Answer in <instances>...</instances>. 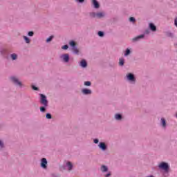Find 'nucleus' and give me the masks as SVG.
Masks as SVG:
<instances>
[{
  "label": "nucleus",
  "mask_w": 177,
  "mask_h": 177,
  "mask_svg": "<svg viewBox=\"0 0 177 177\" xmlns=\"http://www.w3.org/2000/svg\"><path fill=\"white\" fill-rule=\"evenodd\" d=\"M10 81L15 85V86H19V88H23V83L17 78L16 76H12L10 77Z\"/></svg>",
  "instance_id": "f257e3e1"
},
{
  "label": "nucleus",
  "mask_w": 177,
  "mask_h": 177,
  "mask_svg": "<svg viewBox=\"0 0 177 177\" xmlns=\"http://www.w3.org/2000/svg\"><path fill=\"white\" fill-rule=\"evenodd\" d=\"M90 16L93 19H102V17H104V16H106V14L104 13V12H90Z\"/></svg>",
  "instance_id": "f03ea898"
},
{
  "label": "nucleus",
  "mask_w": 177,
  "mask_h": 177,
  "mask_svg": "<svg viewBox=\"0 0 177 177\" xmlns=\"http://www.w3.org/2000/svg\"><path fill=\"white\" fill-rule=\"evenodd\" d=\"M100 171L104 174V177H110L111 176V171H109V167L106 165H102L100 167Z\"/></svg>",
  "instance_id": "7ed1b4c3"
},
{
  "label": "nucleus",
  "mask_w": 177,
  "mask_h": 177,
  "mask_svg": "<svg viewBox=\"0 0 177 177\" xmlns=\"http://www.w3.org/2000/svg\"><path fill=\"white\" fill-rule=\"evenodd\" d=\"M39 96L41 104L44 106V107H48L49 102H48V99H46V95L44 94H39Z\"/></svg>",
  "instance_id": "20e7f679"
},
{
  "label": "nucleus",
  "mask_w": 177,
  "mask_h": 177,
  "mask_svg": "<svg viewBox=\"0 0 177 177\" xmlns=\"http://www.w3.org/2000/svg\"><path fill=\"white\" fill-rule=\"evenodd\" d=\"M59 59L62 63H68L70 62V55L68 53L62 54Z\"/></svg>",
  "instance_id": "39448f33"
},
{
  "label": "nucleus",
  "mask_w": 177,
  "mask_h": 177,
  "mask_svg": "<svg viewBox=\"0 0 177 177\" xmlns=\"http://www.w3.org/2000/svg\"><path fill=\"white\" fill-rule=\"evenodd\" d=\"M159 168L160 169H163V171L165 172H168L169 169V165H168V163L165 162H162L159 164L158 165Z\"/></svg>",
  "instance_id": "423d86ee"
},
{
  "label": "nucleus",
  "mask_w": 177,
  "mask_h": 177,
  "mask_svg": "<svg viewBox=\"0 0 177 177\" xmlns=\"http://www.w3.org/2000/svg\"><path fill=\"white\" fill-rule=\"evenodd\" d=\"M40 165L43 168V169H46L48 168V160H46V158H41Z\"/></svg>",
  "instance_id": "0eeeda50"
},
{
  "label": "nucleus",
  "mask_w": 177,
  "mask_h": 177,
  "mask_svg": "<svg viewBox=\"0 0 177 177\" xmlns=\"http://www.w3.org/2000/svg\"><path fill=\"white\" fill-rule=\"evenodd\" d=\"M98 147L100 149V150H102V151H106V150H107V145L103 142H100L99 143Z\"/></svg>",
  "instance_id": "6e6552de"
},
{
  "label": "nucleus",
  "mask_w": 177,
  "mask_h": 177,
  "mask_svg": "<svg viewBox=\"0 0 177 177\" xmlns=\"http://www.w3.org/2000/svg\"><path fill=\"white\" fill-rule=\"evenodd\" d=\"M79 66H80L82 68H86V67H88V63L86 62V60L82 59L79 64Z\"/></svg>",
  "instance_id": "1a4fd4ad"
},
{
  "label": "nucleus",
  "mask_w": 177,
  "mask_h": 177,
  "mask_svg": "<svg viewBox=\"0 0 177 177\" xmlns=\"http://www.w3.org/2000/svg\"><path fill=\"white\" fill-rule=\"evenodd\" d=\"M73 167V163H71V162H66L65 164V169H67L68 171H71Z\"/></svg>",
  "instance_id": "9d476101"
},
{
  "label": "nucleus",
  "mask_w": 177,
  "mask_h": 177,
  "mask_svg": "<svg viewBox=\"0 0 177 177\" xmlns=\"http://www.w3.org/2000/svg\"><path fill=\"white\" fill-rule=\"evenodd\" d=\"M92 5L94 9H99L100 8V4L96 0H92Z\"/></svg>",
  "instance_id": "9b49d317"
},
{
  "label": "nucleus",
  "mask_w": 177,
  "mask_h": 177,
  "mask_svg": "<svg viewBox=\"0 0 177 177\" xmlns=\"http://www.w3.org/2000/svg\"><path fill=\"white\" fill-rule=\"evenodd\" d=\"M82 93L83 95H91L92 94V91L88 88H83L82 90Z\"/></svg>",
  "instance_id": "f8f14e48"
},
{
  "label": "nucleus",
  "mask_w": 177,
  "mask_h": 177,
  "mask_svg": "<svg viewBox=\"0 0 177 177\" xmlns=\"http://www.w3.org/2000/svg\"><path fill=\"white\" fill-rule=\"evenodd\" d=\"M127 80L129 82H133V74H132V73H129L128 75H127Z\"/></svg>",
  "instance_id": "ddd939ff"
},
{
  "label": "nucleus",
  "mask_w": 177,
  "mask_h": 177,
  "mask_svg": "<svg viewBox=\"0 0 177 177\" xmlns=\"http://www.w3.org/2000/svg\"><path fill=\"white\" fill-rule=\"evenodd\" d=\"M115 120H116V121H121V120H122V115L120 113L115 114Z\"/></svg>",
  "instance_id": "4468645a"
},
{
  "label": "nucleus",
  "mask_w": 177,
  "mask_h": 177,
  "mask_svg": "<svg viewBox=\"0 0 177 177\" xmlns=\"http://www.w3.org/2000/svg\"><path fill=\"white\" fill-rule=\"evenodd\" d=\"M131 55V50L129 48H127L126 50L124 51V56L127 57V56H129Z\"/></svg>",
  "instance_id": "2eb2a0df"
},
{
  "label": "nucleus",
  "mask_w": 177,
  "mask_h": 177,
  "mask_svg": "<svg viewBox=\"0 0 177 177\" xmlns=\"http://www.w3.org/2000/svg\"><path fill=\"white\" fill-rule=\"evenodd\" d=\"M69 45L72 48V49H74V48H77V46L75 45V41L73 40L69 41Z\"/></svg>",
  "instance_id": "dca6fc26"
},
{
  "label": "nucleus",
  "mask_w": 177,
  "mask_h": 177,
  "mask_svg": "<svg viewBox=\"0 0 177 177\" xmlns=\"http://www.w3.org/2000/svg\"><path fill=\"white\" fill-rule=\"evenodd\" d=\"M149 28L150 30H151V31H156L157 30V28L156 27V26H154L153 24H149Z\"/></svg>",
  "instance_id": "f3484780"
},
{
  "label": "nucleus",
  "mask_w": 177,
  "mask_h": 177,
  "mask_svg": "<svg viewBox=\"0 0 177 177\" xmlns=\"http://www.w3.org/2000/svg\"><path fill=\"white\" fill-rule=\"evenodd\" d=\"M23 38H24L26 44H30L31 42V39H30V38H28V37L24 36Z\"/></svg>",
  "instance_id": "a211bd4d"
},
{
  "label": "nucleus",
  "mask_w": 177,
  "mask_h": 177,
  "mask_svg": "<svg viewBox=\"0 0 177 177\" xmlns=\"http://www.w3.org/2000/svg\"><path fill=\"white\" fill-rule=\"evenodd\" d=\"M10 58L12 59V60H17V54L16 53L11 54Z\"/></svg>",
  "instance_id": "6ab92c4d"
},
{
  "label": "nucleus",
  "mask_w": 177,
  "mask_h": 177,
  "mask_svg": "<svg viewBox=\"0 0 177 177\" xmlns=\"http://www.w3.org/2000/svg\"><path fill=\"white\" fill-rule=\"evenodd\" d=\"M124 63H125V59L123 57L120 58V59H119L120 66H124Z\"/></svg>",
  "instance_id": "aec40b11"
},
{
  "label": "nucleus",
  "mask_w": 177,
  "mask_h": 177,
  "mask_svg": "<svg viewBox=\"0 0 177 177\" xmlns=\"http://www.w3.org/2000/svg\"><path fill=\"white\" fill-rule=\"evenodd\" d=\"M72 50L73 51L74 55H78V53H80V50H78V48L77 47L72 48Z\"/></svg>",
  "instance_id": "412c9836"
},
{
  "label": "nucleus",
  "mask_w": 177,
  "mask_h": 177,
  "mask_svg": "<svg viewBox=\"0 0 177 177\" xmlns=\"http://www.w3.org/2000/svg\"><path fill=\"white\" fill-rule=\"evenodd\" d=\"M46 107L47 106H45L43 105V106L40 107V111L41 113H45V111H46Z\"/></svg>",
  "instance_id": "4be33fe9"
},
{
  "label": "nucleus",
  "mask_w": 177,
  "mask_h": 177,
  "mask_svg": "<svg viewBox=\"0 0 177 177\" xmlns=\"http://www.w3.org/2000/svg\"><path fill=\"white\" fill-rule=\"evenodd\" d=\"M53 38H54V36H53V35L50 36L48 38H47L46 42H47V44L49 43V42H50V41H52V39H53Z\"/></svg>",
  "instance_id": "5701e85b"
},
{
  "label": "nucleus",
  "mask_w": 177,
  "mask_h": 177,
  "mask_svg": "<svg viewBox=\"0 0 177 177\" xmlns=\"http://www.w3.org/2000/svg\"><path fill=\"white\" fill-rule=\"evenodd\" d=\"M46 118L47 120H51L52 119V115L50 113H46Z\"/></svg>",
  "instance_id": "b1692460"
},
{
  "label": "nucleus",
  "mask_w": 177,
  "mask_h": 177,
  "mask_svg": "<svg viewBox=\"0 0 177 177\" xmlns=\"http://www.w3.org/2000/svg\"><path fill=\"white\" fill-rule=\"evenodd\" d=\"M97 35H98L99 37H104V32H102V31H99V32H97Z\"/></svg>",
  "instance_id": "393cba45"
},
{
  "label": "nucleus",
  "mask_w": 177,
  "mask_h": 177,
  "mask_svg": "<svg viewBox=\"0 0 177 177\" xmlns=\"http://www.w3.org/2000/svg\"><path fill=\"white\" fill-rule=\"evenodd\" d=\"M161 122H162V127H165V125H167V123L165 122V119L161 118Z\"/></svg>",
  "instance_id": "a878e982"
},
{
  "label": "nucleus",
  "mask_w": 177,
  "mask_h": 177,
  "mask_svg": "<svg viewBox=\"0 0 177 177\" xmlns=\"http://www.w3.org/2000/svg\"><path fill=\"white\" fill-rule=\"evenodd\" d=\"M143 37H145L143 35H139L134 38V41H138V39H140V38H143Z\"/></svg>",
  "instance_id": "bb28decb"
},
{
  "label": "nucleus",
  "mask_w": 177,
  "mask_h": 177,
  "mask_svg": "<svg viewBox=\"0 0 177 177\" xmlns=\"http://www.w3.org/2000/svg\"><path fill=\"white\" fill-rule=\"evenodd\" d=\"M84 85H85V86H91V83L89 81L84 82Z\"/></svg>",
  "instance_id": "cd10ccee"
},
{
  "label": "nucleus",
  "mask_w": 177,
  "mask_h": 177,
  "mask_svg": "<svg viewBox=\"0 0 177 177\" xmlns=\"http://www.w3.org/2000/svg\"><path fill=\"white\" fill-rule=\"evenodd\" d=\"M28 37H34V32L30 31L28 32Z\"/></svg>",
  "instance_id": "c85d7f7f"
},
{
  "label": "nucleus",
  "mask_w": 177,
  "mask_h": 177,
  "mask_svg": "<svg viewBox=\"0 0 177 177\" xmlns=\"http://www.w3.org/2000/svg\"><path fill=\"white\" fill-rule=\"evenodd\" d=\"M62 49H63L64 50H67V49H68V46L64 45L62 47Z\"/></svg>",
  "instance_id": "c756f323"
},
{
  "label": "nucleus",
  "mask_w": 177,
  "mask_h": 177,
  "mask_svg": "<svg viewBox=\"0 0 177 177\" xmlns=\"http://www.w3.org/2000/svg\"><path fill=\"white\" fill-rule=\"evenodd\" d=\"M93 143H95V145H97V143H99V139L95 138L93 140Z\"/></svg>",
  "instance_id": "7c9ffc66"
},
{
  "label": "nucleus",
  "mask_w": 177,
  "mask_h": 177,
  "mask_svg": "<svg viewBox=\"0 0 177 177\" xmlns=\"http://www.w3.org/2000/svg\"><path fill=\"white\" fill-rule=\"evenodd\" d=\"M32 89H33V91H38V87H37L34 85H32Z\"/></svg>",
  "instance_id": "2f4dec72"
},
{
  "label": "nucleus",
  "mask_w": 177,
  "mask_h": 177,
  "mask_svg": "<svg viewBox=\"0 0 177 177\" xmlns=\"http://www.w3.org/2000/svg\"><path fill=\"white\" fill-rule=\"evenodd\" d=\"M2 148H3V142L1 140H0V149Z\"/></svg>",
  "instance_id": "473e14b6"
},
{
  "label": "nucleus",
  "mask_w": 177,
  "mask_h": 177,
  "mask_svg": "<svg viewBox=\"0 0 177 177\" xmlns=\"http://www.w3.org/2000/svg\"><path fill=\"white\" fill-rule=\"evenodd\" d=\"M77 2H79V3H83V2H84L85 0H76Z\"/></svg>",
  "instance_id": "72a5a7b5"
},
{
  "label": "nucleus",
  "mask_w": 177,
  "mask_h": 177,
  "mask_svg": "<svg viewBox=\"0 0 177 177\" xmlns=\"http://www.w3.org/2000/svg\"><path fill=\"white\" fill-rule=\"evenodd\" d=\"M174 24L177 27V17L174 19Z\"/></svg>",
  "instance_id": "f704fd0d"
},
{
  "label": "nucleus",
  "mask_w": 177,
  "mask_h": 177,
  "mask_svg": "<svg viewBox=\"0 0 177 177\" xmlns=\"http://www.w3.org/2000/svg\"><path fill=\"white\" fill-rule=\"evenodd\" d=\"M129 20H130V21L133 23V17H130Z\"/></svg>",
  "instance_id": "c9c22d12"
},
{
  "label": "nucleus",
  "mask_w": 177,
  "mask_h": 177,
  "mask_svg": "<svg viewBox=\"0 0 177 177\" xmlns=\"http://www.w3.org/2000/svg\"><path fill=\"white\" fill-rule=\"evenodd\" d=\"M133 21H135V19H133Z\"/></svg>",
  "instance_id": "e433bc0d"
}]
</instances>
